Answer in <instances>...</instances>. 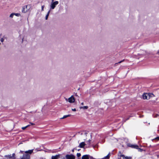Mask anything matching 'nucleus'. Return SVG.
<instances>
[{"label":"nucleus","instance_id":"nucleus-10","mask_svg":"<svg viewBox=\"0 0 159 159\" xmlns=\"http://www.w3.org/2000/svg\"><path fill=\"white\" fill-rule=\"evenodd\" d=\"M91 157L88 155H85L83 156L82 157V159H89Z\"/></svg>","mask_w":159,"mask_h":159},{"label":"nucleus","instance_id":"nucleus-15","mask_svg":"<svg viewBox=\"0 0 159 159\" xmlns=\"http://www.w3.org/2000/svg\"><path fill=\"white\" fill-rule=\"evenodd\" d=\"M88 108V106H84V107H80V109H82L84 110L87 109Z\"/></svg>","mask_w":159,"mask_h":159},{"label":"nucleus","instance_id":"nucleus-11","mask_svg":"<svg viewBox=\"0 0 159 159\" xmlns=\"http://www.w3.org/2000/svg\"><path fill=\"white\" fill-rule=\"evenodd\" d=\"M60 155L58 154L55 156H53L52 157V159H58L60 157Z\"/></svg>","mask_w":159,"mask_h":159},{"label":"nucleus","instance_id":"nucleus-18","mask_svg":"<svg viewBox=\"0 0 159 159\" xmlns=\"http://www.w3.org/2000/svg\"><path fill=\"white\" fill-rule=\"evenodd\" d=\"M15 15V13H11L10 16V17H11V18H13V16L14 15Z\"/></svg>","mask_w":159,"mask_h":159},{"label":"nucleus","instance_id":"nucleus-7","mask_svg":"<svg viewBox=\"0 0 159 159\" xmlns=\"http://www.w3.org/2000/svg\"><path fill=\"white\" fill-rule=\"evenodd\" d=\"M67 159H75V157L73 155H67L66 156Z\"/></svg>","mask_w":159,"mask_h":159},{"label":"nucleus","instance_id":"nucleus-4","mask_svg":"<svg viewBox=\"0 0 159 159\" xmlns=\"http://www.w3.org/2000/svg\"><path fill=\"white\" fill-rule=\"evenodd\" d=\"M5 157L7 159H14L16 158L15 153H13L11 155H6Z\"/></svg>","mask_w":159,"mask_h":159},{"label":"nucleus","instance_id":"nucleus-28","mask_svg":"<svg viewBox=\"0 0 159 159\" xmlns=\"http://www.w3.org/2000/svg\"><path fill=\"white\" fill-rule=\"evenodd\" d=\"M89 159H94L92 157H90V158H89Z\"/></svg>","mask_w":159,"mask_h":159},{"label":"nucleus","instance_id":"nucleus-38","mask_svg":"<svg viewBox=\"0 0 159 159\" xmlns=\"http://www.w3.org/2000/svg\"><path fill=\"white\" fill-rule=\"evenodd\" d=\"M72 151L73 152L74 151V150H72Z\"/></svg>","mask_w":159,"mask_h":159},{"label":"nucleus","instance_id":"nucleus-36","mask_svg":"<svg viewBox=\"0 0 159 159\" xmlns=\"http://www.w3.org/2000/svg\"><path fill=\"white\" fill-rule=\"evenodd\" d=\"M1 42H0V45H1Z\"/></svg>","mask_w":159,"mask_h":159},{"label":"nucleus","instance_id":"nucleus-9","mask_svg":"<svg viewBox=\"0 0 159 159\" xmlns=\"http://www.w3.org/2000/svg\"><path fill=\"white\" fill-rule=\"evenodd\" d=\"M30 156L28 154L24 155L21 159H30Z\"/></svg>","mask_w":159,"mask_h":159},{"label":"nucleus","instance_id":"nucleus-1","mask_svg":"<svg viewBox=\"0 0 159 159\" xmlns=\"http://www.w3.org/2000/svg\"><path fill=\"white\" fill-rule=\"evenodd\" d=\"M143 99L148 100L154 96V95L152 93H144L143 94Z\"/></svg>","mask_w":159,"mask_h":159},{"label":"nucleus","instance_id":"nucleus-37","mask_svg":"<svg viewBox=\"0 0 159 159\" xmlns=\"http://www.w3.org/2000/svg\"><path fill=\"white\" fill-rule=\"evenodd\" d=\"M159 139V137L157 138Z\"/></svg>","mask_w":159,"mask_h":159},{"label":"nucleus","instance_id":"nucleus-20","mask_svg":"<svg viewBox=\"0 0 159 159\" xmlns=\"http://www.w3.org/2000/svg\"><path fill=\"white\" fill-rule=\"evenodd\" d=\"M110 154H108L107 156L106 157H104V158H105V159H106V158L108 159L110 157Z\"/></svg>","mask_w":159,"mask_h":159},{"label":"nucleus","instance_id":"nucleus-33","mask_svg":"<svg viewBox=\"0 0 159 159\" xmlns=\"http://www.w3.org/2000/svg\"><path fill=\"white\" fill-rule=\"evenodd\" d=\"M62 159H65V158H64H64H63Z\"/></svg>","mask_w":159,"mask_h":159},{"label":"nucleus","instance_id":"nucleus-25","mask_svg":"<svg viewBox=\"0 0 159 159\" xmlns=\"http://www.w3.org/2000/svg\"><path fill=\"white\" fill-rule=\"evenodd\" d=\"M72 110L73 111H76V110L75 108H74V109H72Z\"/></svg>","mask_w":159,"mask_h":159},{"label":"nucleus","instance_id":"nucleus-30","mask_svg":"<svg viewBox=\"0 0 159 159\" xmlns=\"http://www.w3.org/2000/svg\"><path fill=\"white\" fill-rule=\"evenodd\" d=\"M81 104L82 105H84V103H83V102H82V103H81Z\"/></svg>","mask_w":159,"mask_h":159},{"label":"nucleus","instance_id":"nucleus-21","mask_svg":"<svg viewBox=\"0 0 159 159\" xmlns=\"http://www.w3.org/2000/svg\"><path fill=\"white\" fill-rule=\"evenodd\" d=\"M49 15L48 14H47V15L46 16L45 19L46 20H47Z\"/></svg>","mask_w":159,"mask_h":159},{"label":"nucleus","instance_id":"nucleus-19","mask_svg":"<svg viewBox=\"0 0 159 159\" xmlns=\"http://www.w3.org/2000/svg\"><path fill=\"white\" fill-rule=\"evenodd\" d=\"M14 15H15L17 16H21L20 14V13H15Z\"/></svg>","mask_w":159,"mask_h":159},{"label":"nucleus","instance_id":"nucleus-3","mask_svg":"<svg viewBox=\"0 0 159 159\" xmlns=\"http://www.w3.org/2000/svg\"><path fill=\"white\" fill-rule=\"evenodd\" d=\"M65 100L66 101L70 103H74L75 100V98L73 96H71L68 99L65 98Z\"/></svg>","mask_w":159,"mask_h":159},{"label":"nucleus","instance_id":"nucleus-14","mask_svg":"<svg viewBox=\"0 0 159 159\" xmlns=\"http://www.w3.org/2000/svg\"><path fill=\"white\" fill-rule=\"evenodd\" d=\"M121 157H123V159H132V158L130 157H125L123 155H121Z\"/></svg>","mask_w":159,"mask_h":159},{"label":"nucleus","instance_id":"nucleus-8","mask_svg":"<svg viewBox=\"0 0 159 159\" xmlns=\"http://www.w3.org/2000/svg\"><path fill=\"white\" fill-rule=\"evenodd\" d=\"M28 6H27L24 7L22 11V12L24 13H26L27 12L28 10Z\"/></svg>","mask_w":159,"mask_h":159},{"label":"nucleus","instance_id":"nucleus-24","mask_svg":"<svg viewBox=\"0 0 159 159\" xmlns=\"http://www.w3.org/2000/svg\"><path fill=\"white\" fill-rule=\"evenodd\" d=\"M44 5H43L42 6V11H43V9H44Z\"/></svg>","mask_w":159,"mask_h":159},{"label":"nucleus","instance_id":"nucleus-34","mask_svg":"<svg viewBox=\"0 0 159 159\" xmlns=\"http://www.w3.org/2000/svg\"><path fill=\"white\" fill-rule=\"evenodd\" d=\"M20 152H21V153H22V152H23V151H20Z\"/></svg>","mask_w":159,"mask_h":159},{"label":"nucleus","instance_id":"nucleus-17","mask_svg":"<svg viewBox=\"0 0 159 159\" xmlns=\"http://www.w3.org/2000/svg\"><path fill=\"white\" fill-rule=\"evenodd\" d=\"M30 125H27V126H25V127H22L21 129H23V130H24L25 129L27 128Z\"/></svg>","mask_w":159,"mask_h":159},{"label":"nucleus","instance_id":"nucleus-32","mask_svg":"<svg viewBox=\"0 0 159 159\" xmlns=\"http://www.w3.org/2000/svg\"><path fill=\"white\" fill-rule=\"evenodd\" d=\"M121 62V61H120V62H119V63H120Z\"/></svg>","mask_w":159,"mask_h":159},{"label":"nucleus","instance_id":"nucleus-5","mask_svg":"<svg viewBox=\"0 0 159 159\" xmlns=\"http://www.w3.org/2000/svg\"><path fill=\"white\" fill-rule=\"evenodd\" d=\"M86 137H90V135L89 134H88L87 133H85L84 134H82V138L84 140H86L87 138H85Z\"/></svg>","mask_w":159,"mask_h":159},{"label":"nucleus","instance_id":"nucleus-27","mask_svg":"<svg viewBox=\"0 0 159 159\" xmlns=\"http://www.w3.org/2000/svg\"><path fill=\"white\" fill-rule=\"evenodd\" d=\"M50 12V10L49 11H48V12L47 14H48V15H49Z\"/></svg>","mask_w":159,"mask_h":159},{"label":"nucleus","instance_id":"nucleus-16","mask_svg":"<svg viewBox=\"0 0 159 159\" xmlns=\"http://www.w3.org/2000/svg\"><path fill=\"white\" fill-rule=\"evenodd\" d=\"M70 116H71L70 115H65V116H63L60 119H64L66 118V117H69Z\"/></svg>","mask_w":159,"mask_h":159},{"label":"nucleus","instance_id":"nucleus-35","mask_svg":"<svg viewBox=\"0 0 159 159\" xmlns=\"http://www.w3.org/2000/svg\"><path fill=\"white\" fill-rule=\"evenodd\" d=\"M30 123L31 124V125H33V124H33V123Z\"/></svg>","mask_w":159,"mask_h":159},{"label":"nucleus","instance_id":"nucleus-23","mask_svg":"<svg viewBox=\"0 0 159 159\" xmlns=\"http://www.w3.org/2000/svg\"><path fill=\"white\" fill-rule=\"evenodd\" d=\"M0 41L2 43L4 41V39L3 38H1L0 39Z\"/></svg>","mask_w":159,"mask_h":159},{"label":"nucleus","instance_id":"nucleus-13","mask_svg":"<svg viewBox=\"0 0 159 159\" xmlns=\"http://www.w3.org/2000/svg\"><path fill=\"white\" fill-rule=\"evenodd\" d=\"M85 145V143L84 142H82L80 143L79 145V147L81 148H83Z\"/></svg>","mask_w":159,"mask_h":159},{"label":"nucleus","instance_id":"nucleus-22","mask_svg":"<svg viewBox=\"0 0 159 159\" xmlns=\"http://www.w3.org/2000/svg\"><path fill=\"white\" fill-rule=\"evenodd\" d=\"M77 156L78 157H79L80 156L81 154L80 153H77Z\"/></svg>","mask_w":159,"mask_h":159},{"label":"nucleus","instance_id":"nucleus-6","mask_svg":"<svg viewBox=\"0 0 159 159\" xmlns=\"http://www.w3.org/2000/svg\"><path fill=\"white\" fill-rule=\"evenodd\" d=\"M129 146L131 147L132 148L138 149L139 150V151H141L142 150L141 149L139 148L138 146L136 145L130 144L129 145Z\"/></svg>","mask_w":159,"mask_h":159},{"label":"nucleus","instance_id":"nucleus-2","mask_svg":"<svg viewBox=\"0 0 159 159\" xmlns=\"http://www.w3.org/2000/svg\"><path fill=\"white\" fill-rule=\"evenodd\" d=\"M54 0H52V2L51 3L50 5L51 9H54L56 6L58 4V2L56 1L53 2Z\"/></svg>","mask_w":159,"mask_h":159},{"label":"nucleus","instance_id":"nucleus-29","mask_svg":"<svg viewBox=\"0 0 159 159\" xmlns=\"http://www.w3.org/2000/svg\"><path fill=\"white\" fill-rule=\"evenodd\" d=\"M157 54H159V51H158L157 53Z\"/></svg>","mask_w":159,"mask_h":159},{"label":"nucleus","instance_id":"nucleus-12","mask_svg":"<svg viewBox=\"0 0 159 159\" xmlns=\"http://www.w3.org/2000/svg\"><path fill=\"white\" fill-rule=\"evenodd\" d=\"M34 149L30 150L28 151H26L25 152V153L27 154H31L33 152Z\"/></svg>","mask_w":159,"mask_h":159},{"label":"nucleus","instance_id":"nucleus-31","mask_svg":"<svg viewBox=\"0 0 159 159\" xmlns=\"http://www.w3.org/2000/svg\"><path fill=\"white\" fill-rule=\"evenodd\" d=\"M90 141V139H89L88 141V142H89V141Z\"/></svg>","mask_w":159,"mask_h":159},{"label":"nucleus","instance_id":"nucleus-26","mask_svg":"<svg viewBox=\"0 0 159 159\" xmlns=\"http://www.w3.org/2000/svg\"><path fill=\"white\" fill-rule=\"evenodd\" d=\"M158 116H159V115L158 114H156L155 116V117H157Z\"/></svg>","mask_w":159,"mask_h":159}]
</instances>
